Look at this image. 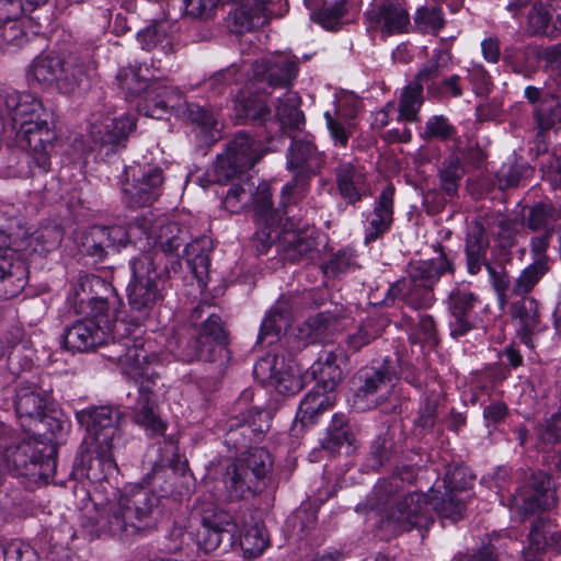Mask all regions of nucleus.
I'll return each mask as SVG.
<instances>
[{
  "label": "nucleus",
  "mask_w": 561,
  "mask_h": 561,
  "mask_svg": "<svg viewBox=\"0 0 561 561\" xmlns=\"http://www.w3.org/2000/svg\"><path fill=\"white\" fill-rule=\"evenodd\" d=\"M0 106L5 126L11 125L20 146L30 151L31 172L34 175L48 172L50 152L57 139L53 113L31 93H7L0 99Z\"/></svg>",
  "instance_id": "1"
},
{
  "label": "nucleus",
  "mask_w": 561,
  "mask_h": 561,
  "mask_svg": "<svg viewBox=\"0 0 561 561\" xmlns=\"http://www.w3.org/2000/svg\"><path fill=\"white\" fill-rule=\"evenodd\" d=\"M77 421L87 430L75 466L92 482H101L117 470L114 449L121 440L123 414L112 407H91L76 412Z\"/></svg>",
  "instance_id": "2"
},
{
  "label": "nucleus",
  "mask_w": 561,
  "mask_h": 561,
  "mask_svg": "<svg viewBox=\"0 0 561 561\" xmlns=\"http://www.w3.org/2000/svg\"><path fill=\"white\" fill-rule=\"evenodd\" d=\"M403 478L397 473L380 480L374 489V499L365 506L357 505V511L369 507L380 517L379 527L392 534L412 530H427L433 524L430 508V496L424 493L410 492L402 497L397 493L401 489Z\"/></svg>",
  "instance_id": "3"
},
{
  "label": "nucleus",
  "mask_w": 561,
  "mask_h": 561,
  "mask_svg": "<svg viewBox=\"0 0 561 561\" xmlns=\"http://www.w3.org/2000/svg\"><path fill=\"white\" fill-rule=\"evenodd\" d=\"M62 237V230L56 224L42 226L14 241L0 230V298L15 297L26 285V260L34 253L45 254L57 249Z\"/></svg>",
  "instance_id": "4"
},
{
  "label": "nucleus",
  "mask_w": 561,
  "mask_h": 561,
  "mask_svg": "<svg viewBox=\"0 0 561 561\" xmlns=\"http://www.w3.org/2000/svg\"><path fill=\"white\" fill-rule=\"evenodd\" d=\"M112 348L106 354L108 359L116 362L122 373L138 383V398L129 407L133 421L152 433H162L165 426L156 412L154 371L148 352L129 339L113 341Z\"/></svg>",
  "instance_id": "5"
},
{
  "label": "nucleus",
  "mask_w": 561,
  "mask_h": 561,
  "mask_svg": "<svg viewBox=\"0 0 561 561\" xmlns=\"http://www.w3.org/2000/svg\"><path fill=\"white\" fill-rule=\"evenodd\" d=\"M160 497L149 488L133 485L111 503L98 520L102 530L127 539L152 529L159 515Z\"/></svg>",
  "instance_id": "6"
},
{
  "label": "nucleus",
  "mask_w": 561,
  "mask_h": 561,
  "mask_svg": "<svg viewBox=\"0 0 561 561\" xmlns=\"http://www.w3.org/2000/svg\"><path fill=\"white\" fill-rule=\"evenodd\" d=\"M95 71L96 62L88 51L70 53L67 59L46 54L33 59L27 69V79L45 89L73 93L88 90Z\"/></svg>",
  "instance_id": "7"
},
{
  "label": "nucleus",
  "mask_w": 561,
  "mask_h": 561,
  "mask_svg": "<svg viewBox=\"0 0 561 561\" xmlns=\"http://www.w3.org/2000/svg\"><path fill=\"white\" fill-rule=\"evenodd\" d=\"M454 273V265L439 249L435 257L413 261L408 276L391 284L382 304L389 306L400 298L412 309L431 308L435 301L434 286L445 273Z\"/></svg>",
  "instance_id": "8"
},
{
  "label": "nucleus",
  "mask_w": 561,
  "mask_h": 561,
  "mask_svg": "<svg viewBox=\"0 0 561 561\" xmlns=\"http://www.w3.org/2000/svg\"><path fill=\"white\" fill-rule=\"evenodd\" d=\"M161 255L142 252L129 262L131 279L127 286L128 305L139 320L147 319L151 311L162 302L167 289V266L161 267Z\"/></svg>",
  "instance_id": "9"
},
{
  "label": "nucleus",
  "mask_w": 561,
  "mask_h": 561,
  "mask_svg": "<svg viewBox=\"0 0 561 561\" xmlns=\"http://www.w3.org/2000/svg\"><path fill=\"white\" fill-rule=\"evenodd\" d=\"M327 156L317 145L306 137H294L286 153V168L293 173L280 192L279 204L283 215L289 214V208L305 198L309 182L324 165Z\"/></svg>",
  "instance_id": "10"
},
{
  "label": "nucleus",
  "mask_w": 561,
  "mask_h": 561,
  "mask_svg": "<svg viewBox=\"0 0 561 561\" xmlns=\"http://www.w3.org/2000/svg\"><path fill=\"white\" fill-rule=\"evenodd\" d=\"M272 467V456L265 448H252L242 454L224 476L229 497L238 500L261 492L266 486Z\"/></svg>",
  "instance_id": "11"
},
{
  "label": "nucleus",
  "mask_w": 561,
  "mask_h": 561,
  "mask_svg": "<svg viewBox=\"0 0 561 561\" xmlns=\"http://www.w3.org/2000/svg\"><path fill=\"white\" fill-rule=\"evenodd\" d=\"M399 374L398 357L388 356L376 365L360 368L353 378V408L365 411L379 407L388 399Z\"/></svg>",
  "instance_id": "12"
},
{
  "label": "nucleus",
  "mask_w": 561,
  "mask_h": 561,
  "mask_svg": "<svg viewBox=\"0 0 561 561\" xmlns=\"http://www.w3.org/2000/svg\"><path fill=\"white\" fill-rule=\"evenodd\" d=\"M110 285L95 275H80L72 285L68 302L77 313L83 314L87 321H93L98 328L105 329L112 336L115 313L111 302L100 291H110Z\"/></svg>",
  "instance_id": "13"
},
{
  "label": "nucleus",
  "mask_w": 561,
  "mask_h": 561,
  "mask_svg": "<svg viewBox=\"0 0 561 561\" xmlns=\"http://www.w3.org/2000/svg\"><path fill=\"white\" fill-rule=\"evenodd\" d=\"M3 458L8 470L33 482L48 483L56 471L54 449L49 448L45 455L42 445L36 442H22L10 447L5 449Z\"/></svg>",
  "instance_id": "14"
},
{
  "label": "nucleus",
  "mask_w": 561,
  "mask_h": 561,
  "mask_svg": "<svg viewBox=\"0 0 561 561\" xmlns=\"http://www.w3.org/2000/svg\"><path fill=\"white\" fill-rule=\"evenodd\" d=\"M164 178L160 167L135 163L125 168L122 201L129 208L150 206L161 195Z\"/></svg>",
  "instance_id": "15"
},
{
  "label": "nucleus",
  "mask_w": 561,
  "mask_h": 561,
  "mask_svg": "<svg viewBox=\"0 0 561 561\" xmlns=\"http://www.w3.org/2000/svg\"><path fill=\"white\" fill-rule=\"evenodd\" d=\"M192 518L199 522L196 543L206 553L217 550L221 543L230 547L236 525L231 516L211 502H201L192 511Z\"/></svg>",
  "instance_id": "16"
},
{
  "label": "nucleus",
  "mask_w": 561,
  "mask_h": 561,
  "mask_svg": "<svg viewBox=\"0 0 561 561\" xmlns=\"http://www.w3.org/2000/svg\"><path fill=\"white\" fill-rule=\"evenodd\" d=\"M227 333L219 316L209 313L196 335L179 350V357L186 363L216 362L227 353Z\"/></svg>",
  "instance_id": "17"
},
{
  "label": "nucleus",
  "mask_w": 561,
  "mask_h": 561,
  "mask_svg": "<svg viewBox=\"0 0 561 561\" xmlns=\"http://www.w3.org/2000/svg\"><path fill=\"white\" fill-rule=\"evenodd\" d=\"M252 391L244 390L236 403L240 413L231 420L225 443L239 450L261 437L270 428L268 412L259 407L243 408L252 400Z\"/></svg>",
  "instance_id": "18"
},
{
  "label": "nucleus",
  "mask_w": 561,
  "mask_h": 561,
  "mask_svg": "<svg viewBox=\"0 0 561 561\" xmlns=\"http://www.w3.org/2000/svg\"><path fill=\"white\" fill-rule=\"evenodd\" d=\"M136 128L133 117L110 115L93 117L89 126V136L93 144L105 150V153L115 152L126 146L129 134Z\"/></svg>",
  "instance_id": "19"
},
{
  "label": "nucleus",
  "mask_w": 561,
  "mask_h": 561,
  "mask_svg": "<svg viewBox=\"0 0 561 561\" xmlns=\"http://www.w3.org/2000/svg\"><path fill=\"white\" fill-rule=\"evenodd\" d=\"M134 227L127 230L123 226H92L82 237L83 251L98 261H103L110 251L116 252L125 248L134 232Z\"/></svg>",
  "instance_id": "20"
},
{
  "label": "nucleus",
  "mask_w": 561,
  "mask_h": 561,
  "mask_svg": "<svg viewBox=\"0 0 561 561\" xmlns=\"http://www.w3.org/2000/svg\"><path fill=\"white\" fill-rule=\"evenodd\" d=\"M513 503L524 516L553 507L556 505V497L551 488L550 477L542 472L533 474L517 490L513 497Z\"/></svg>",
  "instance_id": "21"
},
{
  "label": "nucleus",
  "mask_w": 561,
  "mask_h": 561,
  "mask_svg": "<svg viewBox=\"0 0 561 561\" xmlns=\"http://www.w3.org/2000/svg\"><path fill=\"white\" fill-rule=\"evenodd\" d=\"M253 78L271 87H290L298 75V59L286 54H276L255 60L252 65Z\"/></svg>",
  "instance_id": "22"
},
{
  "label": "nucleus",
  "mask_w": 561,
  "mask_h": 561,
  "mask_svg": "<svg viewBox=\"0 0 561 561\" xmlns=\"http://www.w3.org/2000/svg\"><path fill=\"white\" fill-rule=\"evenodd\" d=\"M394 186L388 184L376 197L373 210L366 216L364 228L366 245L381 239L391 229L394 220Z\"/></svg>",
  "instance_id": "23"
},
{
  "label": "nucleus",
  "mask_w": 561,
  "mask_h": 561,
  "mask_svg": "<svg viewBox=\"0 0 561 561\" xmlns=\"http://www.w3.org/2000/svg\"><path fill=\"white\" fill-rule=\"evenodd\" d=\"M506 10L514 16L523 10L526 11V32L529 35L554 36L558 31H561V14L558 15V20L552 24L551 8L541 1L526 2L524 0H514L506 5Z\"/></svg>",
  "instance_id": "24"
},
{
  "label": "nucleus",
  "mask_w": 561,
  "mask_h": 561,
  "mask_svg": "<svg viewBox=\"0 0 561 561\" xmlns=\"http://www.w3.org/2000/svg\"><path fill=\"white\" fill-rule=\"evenodd\" d=\"M334 181L340 196L352 206L370 194L364 168L351 161H341L335 167Z\"/></svg>",
  "instance_id": "25"
},
{
  "label": "nucleus",
  "mask_w": 561,
  "mask_h": 561,
  "mask_svg": "<svg viewBox=\"0 0 561 561\" xmlns=\"http://www.w3.org/2000/svg\"><path fill=\"white\" fill-rule=\"evenodd\" d=\"M365 16L371 27H379L387 36L409 31L410 14L403 0H386L367 11Z\"/></svg>",
  "instance_id": "26"
},
{
  "label": "nucleus",
  "mask_w": 561,
  "mask_h": 561,
  "mask_svg": "<svg viewBox=\"0 0 561 561\" xmlns=\"http://www.w3.org/2000/svg\"><path fill=\"white\" fill-rule=\"evenodd\" d=\"M486 227H490V222L482 220V218L468 225L465 252L467 271L471 275H477L482 266H485L490 274L494 273V268L486 257L490 247Z\"/></svg>",
  "instance_id": "27"
},
{
  "label": "nucleus",
  "mask_w": 561,
  "mask_h": 561,
  "mask_svg": "<svg viewBox=\"0 0 561 561\" xmlns=\"http://www.w3.org/2000/svg\"><path fill=\"white\" fill-rule=\"evenodd\" d=\"M478 302V297L470 290L455 288L450 291L447 306L451 316V336H462L473 329V311Z\"/></svg>",
  "instance_id": "28"
},
{
  "label": "nucleus",
  "mask_w": 561,
  "mask_h": 561,
  "mask_svg": "<svg viewBox=\"0 0 561 561\" xmlns=\"http://www.w3.org/2000/svg\"><path fill=\"white\" fill-rule=\"evenodd\" d=\"M110 339L106 330L98 328L93 321L77 320L64 331V343L71 352H89L99 346L107 345Z\"/></svg>",
  "instance_id": "29"
},
{
  "label": "nucleus",
  "mask_w": 561,
  "mask_h": 561,
  "mask_svg": "<svg viewBox=\"0 0 561 561\" xmlns=\"http://www.w3.org/2000/svg\"><path fill=\"white\" fill-rule=\"evenodd\" d=\"M181 99V91L178 88L162 81H150L139 111L149 117L161 119L171 110L180 106Z\"/></svg>",
  "instance_id": "30"
},
{
  "label": "nucleus",
  "mask_w": 561,
  "mask_h": 561,
  "mask_svg": "<svg viewBox=\"0 0 561 561\" xmlns=\"http://www.w3.org/2000/svg\"><path fill=\"white\" fill-rule=\"evenodd\" d=\"M284 257L290 263H309L319 256L320 250L312 231L306 229L284 231L280 239Z\"/></svg>",
  "instance_id": "31"
},
{
  "label": "nucleus",
  "mask_w": 561,
  "mask_h": 561,
  "mask_svg": "<svg viewBox=\"0 0 561 561\" xmlns=\"http://www.w3.org/2000/svg\"><path fill=\"white\" fill-rule=\"evenodd\" d=\"M276 112L271 113V121H268L270 131H282L288 129H301L305 125V115L299 108L300 98L297 93L287 91L282 98L277 99Z\"/></svg>",
  "instance_id": "32"
},
{
  "label": "nucleus",
  "mask_w": 561,
  "mask_h": 561,
  "mask_svg": "<svg viewBox=\"0 0 561 561\" xmlns=\"http://www.w3.org/2000/svg\"><path fill=\"white\" fill-rule=\"evenodd\" d=\"M340 357H342L341 352L329 350H323L319 354L318 359L310 367V374L316 380L314 388L333 393L344 377L343 370L337 364Z\"/></svg>",
  "instance_id": "33"
},
{
  "label": "nucleus",
  "mask_w": 561,
  "mask_h": 561,
  "mask_svg": "<svg viewBox=\"0 0 561 561\" xmlns=\"http://www.w3.org/2000/svg\"><path fill=\"white\" fill-rule=\"evenodd\" d=\"M512 314L514 319L518 320V335L522 342L527 346H531V335L545 329L540 321L538 301L531 297H524L513 302Z\"/></svg>",
  "instance_id": "34"
},
{
  "label": "nucleus",
  "mask_w": 561,
  "mask_h": 561,
  "mask_svg": "<svg viewBox=\"0 0 561 561\" xmlns=\"http://www.w3.org/2000/svg\"><path fill=\"white\" fill-rule=\"evenodd\" d=\"M277 365L276 356H266L256 363L254 373L267 380L279 393L289 396L299 391L301 387L299 378L287 370L283 371Z\"/></svg>",
  "instance_id": "35"
},
{
  "label": "nucleus",
  "mask_w": 561,
  "mask_h": 561,
  "mask_svg": "<svg viewBox=\"0 0 561 561\" xmlns=\"http://www.w3.org/2000/svg\"><path fill=\"white\" fill-rule=\"evenodd\" d=\"M238 1L240 5L231 13L233 32H250L267 23L270 16L265 0Z\"/></svg>",
  "instance_id": "36"
},
{
  "label": "nucleus",
  "mask_w": 561,
  "mask_h": 561,
  "mask_svg": "<svg viewBox=\"0 0 561 561\" xmlns=\"http://www.w3.org/2000/svg\"><path fill=\"white\" fill-rule=\"evenodd\" d=\"M211 247L213 243L208 237H201L187 243L183 250V257L201 286L207 284Z\"/></svg>",
  "instance_id": "37"
},
{
  "label": "nucleus",
  "mask_w": 561,
  "mask_h": 561,
  "mask_svg": "<svg viewBox=\"0 0 561 561\" xmlns=\"http://www.w3.org/2000/svg\"><path fill=\"white\" fill-rule=\"evenodd\" d=\"M226 153L232 158L237 165L248 171L262 159L265 149L260 141L248 134L239 133L228 144Z\"/></svg>",
  "instance_id": "38"
},
{
  "label": "nucleus",
  "mask_w": 561,
  "mask_h": 561,
  "mask_svg": "<svg viewBox=\"0 0 561 561\" xmlns=\"http://www.w3.org/2000/svg\"><path fill=\"white\" fill-rule=\"evenodd\" d=\"M334 403V393L313 388L301 400L296 419L304 426L312 425L318 422L321 414L332 409Z\"/></svg>",
  "instance_id": "39"
},
{
  "label": "nucleus",
  "mask_w": 561,
  "mask_h": 561,
  "mask_svg": "<svg viewBox=\"0 0 561 561\" xmlns=\"http://www.w3.org/2000/svg\"><path fill=\"white\" fill-rule=\"evenodd\" d=\"M290 324V308L286 300L279 299L271 309L270 313L264 318L260 333L259 343L266 342L268 345L274 344L284 330Z\"/></svg>",
  "instance_id": "40"
},
{
  "label": "nucleus",
  "mask_w": 561,
  "mask_h": 561,
  "mask_svg": "<svg viewBox=\"0 0 561 561\" xmlns=\"http://www.w3.org/2000/svg\"><path fill=\"white\" fill-rule=\"evenodd\" d=\"M47 402V393L35 386L20 387L16 390L15 411L19 417L42 419Z\"/></svg>",
  "instance_id": "41"
},
{
  "label": "nucleus",
  "mask_w": 561,
  "mask_h": 561,
  "mask_svg": "<svg viewBox=\"0 0 561 561\" xmlns=\"http://www.w3.org/2000/svg\"><path fill=\"white\" fill-rule=\"evenodd\" d=\"M355 437L344 414L336 413L327 430L325 436L321 440L323 449L331 454L340 453L346 446L350 448Z\"/></svg>",
  "instance_id": "42"
},
{
  "label": "nucleus",
  "mask_w": 561,
  "mask_h": 561,
  "mask_svg": "<svg viewBox=\"0 0 561 561\" xmlns=\"http://www.w3.org/2000/svg\"><path fill=\"white\" fill-rule=\"evenodd\" d=\"M466 173L461 164L460 153L454 150L442 162L438 169L440 188L448 195L455 196Z\"/></svg>",
  "instance_id": "43"
},
{
  "label": "nucleus",
  "mask_w": 561,
  "mask_h": 561,
  "mask_svg": "<svg viewBox=\"0 0 561 561\" xmlns=\"http://www.w3.org/2000/svg\"><path fill=\"white\" fill-rule=\"evenodd\" d=\"M533 118L538 135L551 130L561 122V99L556 94L547 98L533 108Z\"/></svg>",
  "instance_id": "44"
},
{
  "label": "nucleus",
  "mask_w": 561,
  "mask_h": 561,
  "mask_svg": "<svg viewBox=\"0 0 561 561\" xmlns=\"http://www.w3.org/2000/svg\"><path fill=\"white\" fill-rule=\"evenodd\" d=\"M424 103L423 85L410 82L403 88L399 99L400 122L415 123L420 121V110Z\"/></svg>",
  "instance_id": "45"
},
{
  "label": "nucleus",
  "mask_w": 561,
  "mask_h": 561,
  "mask_svg": "<svg viewBox=\"0 0 561 561\" xmlns=\"http://www.w3.org/2000/svg\"><path fill=\"white\" fill-rule=\"evenodd\" d=\"M268 541L265 526L260 522L245 525L240 535V547L244 558L248 559L261 556L267 548Z\"/></svg>",
  "instance_id": "46"
},
{
  "label": "nucleus",
  "mask_w": 561,
  "mask_h": 561,
  "mask_svg": "<svg viewBox=\"0 0 561 561\" xmlns=\"http://www.w3.org/2000/svg\"><path fill=\"white\" fill-rule=\"evenodd\" d=\"M236 116L239 121L268 127L271 108L257 98H238L234 104Z\"/></svg>",
  "instance_id": "47"
},
{
  "label": "nucleus",
  "mask_w": 561,
  "mask_h": 561,
  "mask_svg": "<svg viewBox=\"0 0 561 561\" xmlns=\"http://www.w3.org/2000/svg\"><path fill=\"white\" fill-rule=\"evenodd\" d=\"M431 493L430 505L442 519L443 524L447 520L454 524L462 518L465 503L459 495L445 492L440 496H437V492H434L433 490H431Z\"/></svg>",
  "instance_id": "48"
},
{
  "label": "nucleus",
  "mask_w": 561,
  "mask_h": 561,
  "mask_svg": "<svg viewBox=\"0 0 561 561\" xmlns=\"http://www.w3.org/2000/svg\"><path fill=\"white\" fill-rule=\"evenodd\" d=\"M550 260L549 257H541L534 260V262L525 267L519 276L515 279L513 293L517 296H525L529 294L540 279L549 272Z\"/></svg>",
  "instance_id": "49"
},
{
  "label": "nucleus",
  "mask_w": 561,
  "mask_h": 561,
  "mask_svg": "<svg viewBox=\"0 0 561 561\" xmlns=\"http://www.w3.org/2000/svg\"><path fill=\"white\" fill-rule=\"evenodd\" d=\"M272 192L267 183L254 184L253 199L250 205L253 206L254 214L260 224H278L282 220L279 209H274L272 205Z\"/></svg>",
  "instance_id": "50"
},
{
  "label": "nucleus",
  "mask_w": 561,
  "mask_h": 561,
  "mask_svg": "<svg viewBox=\"0 0 561 561\" xmlns=\"http://www.w3.org/2000/svg\"><path fill=\"white\" fill-rule=\"evenodd\" d=\"M414 30L422 34L437 35L446 24L443 9L437 5H422L413 16Z\"/></svg>",
  "instance_id": "51"
},
{
  "label": "nucleus",
  "mask_w": 561,
  "mask_h": 561,
  "mask_svg": "<svg viewBox=\"0 0 561 561\" xmlns=\"http://www.w3.org/2000/svg\"><path fill=\"white\" fill-rule=\"evenodd\" d=\"M254 182L250 176L239 179L238 183H233L228 190L222 205L230 213H239L253 199Z\"/></svg>",
  "instance_id": "52"
},
{
  "label": "nucleus",
  "mask_w": 561,
  "mask_h": 561,
  "mask_svg": "<svg viewBox=\"0 0 561 561\" xmlns=\"http://www.w3.org/2000/svg\"><path fill=\"white\" fill-rule=\"evenodd\" d=\"M561 218V209L550 203H538L529 209L527 227L534 231H553V225Z\"/></svg>",
  "instance_id": "53"
},
{
  "label": "nucleus",
  "mask_w": 561,
  "mask_h": 561,
  "mask_svg": "<svg viewBox=\"0 0 561 561\" xmlns=\"http://www.w3.org/2000/svg\"><path fill=\"white\" fill-rule=\"evenodd\" d=\"M394 453L393 436L389 432L378 435L371 442L367 457V467L375 471L379 470L390 461Z\"/></svg>",
  "instance_id": "54"
},
{
  "label": "nucleus",
  "mask_w": 561,
  "mask_h": 561,
  "mask_svg": "<svg viewBox=\"0 0 561 561\" xmlns=\"http://www.w3.org/2000/svg\"><path fill=\"white\" fill-rule=\"evenodd\" d=\"M115 81L118 89H121L127 98L137 96L141 92H146L150 84V82L140 75V67L138 66L121 68L115 77Z\"/></svg>",
  "instance_id": "55"
},
{
  "label": "nucleus",
  "mask_w": 561,
  "mask_h": 561,
  "mask_svg": "<svg viewBox=\"0 0 561 561\" xmlns=\"http://www.w3.org/2000/svg\"><path fill=\"white\" fill-rule=\"evenodd\" d=\"M137 37L144 49L160 48L163 54H171L173 51V45L167 34V25L164 23L146 27L138 32Z\"/></svg>",
  "instance_id": "56"
},
{
  "label": "nucleus",
  "mask_w": 561,
  "mask_h": 561,
  "mask_svg": "<svg viewBox=\"0 0 561 561\" xmlns=\"http://www.w3.org/2000/svg\"><path fill=\"white\" fill-rule=\"evenodd\" d=\"M324 119L334 147L346 148L353 135V124L351 121L343 118L339 108L334 113L327 111Z\"/></svg>",
  "instance_id": "57"
},
{
  "label": "nucleus",
  "mask_w": 561,
  "mask_h": 561,
  "mask_svg": "<svg viewBox=\"0 0 561 561\" xmlns=\"http://www.w3.org/2000/svg\"><path fill=\"white\" fill-rule=\"evenodd\" d=\"M450 64V55L445 50H436L432 57L421 67L413 82L426 85L444 73Z\"/></svg>",
  "instance_id": "58"
},
{
  "label": "nucleus",
  "mask_w": 561,
  "mask_h": 561,
  "mask_svg": "<svg viewBox=\"0 0 561 561\" xmlns=\"http://www.w3.org/2000/svg\"><path fill=\"white\" fill-rule=\"evenodd\" d=\"M188 232L176 222H168L160 227V233L157 236V244L169 255L178 254L179 249L187 240Z\"/></svg>",
  "instance_id": "59"
},
{
  "label": "nucleus",
  "mask_w": 561,
  "mask_h": 561,
  "mask_svg": "<svg viewBox=\"0 0 561 561\" xmlns=\"http://www.w3.org/2000/svg\"><path fill=\"white\" fill-rule=\"evenodd\" d=\"M244 173L245 171L237 165L232 158L225 152L217 157L207 174L209 181L218 184H227L234 178H238V180L243 178Z\"/></svg>",
  "instance_id": "60"
},
{
  "label": "nucleus",
  "mask_w": 561,
  "mask_h": 561,
  "mask_svg": "<svg viewBox=\"0 0 561 561\" xmlns=\"http://www.w3.org/2000/svg\"><path fill=\"white\" fill-rule=\"evenodd\" d=\"M345 4L346 0L324 2L321 9L311 13V20L325 30L334 31L341 25V19L346 12Z\"/></svg>",
  "instance_id": "61"
},
{
  "label": "nucleus",
  "mask_w": 561,
  "mask_h": 561,
  "mask_svg": "<svg viewBox=\"0 0 561 561\" xmlns=\"http://www.w3.org/2000/svg\"><path fill=\"white\" fill-rule=\"evenodd\" d=\"M473 479V474L466 466L448 467L444 477L445 492L458 495L459 492L466 491L472 485Z\"/></svg>",
  "instance_id": "62"
},
{
  "label": "nucleus",
  "mask_w": 561,
  "mask_h": 561,
  "mask_svg": "<svg viewBox=\"0 0 561 561\" xmlns=\"http://www.w3.org/2000/svg\"><path fill=\"white\" fill-rule=\"evenodd\" d=\"M460 81L461 78L458 75L446 77L439 81H433L426 87L427 94L436 100L460 98L463 94Z\"/></svg>",
  "instance_id": "63"
},
{
  "label": "nucleus",
  "mask_w": 561,
  "mask_h": 561,
  "mask_svg": "<svg viewBox=\"0 0 561 561\" xmlns=\"http://www.w3.org/2000/svg\"><path fill=\"white\" fill-rule=\"evenodd\" d=\"M184 115L192 124L199 126L204 131L210 133L217 128L218 114L211 108L196 103H187Z\"/></svg>",
  "instance_id": "64"
}]
</instances>
